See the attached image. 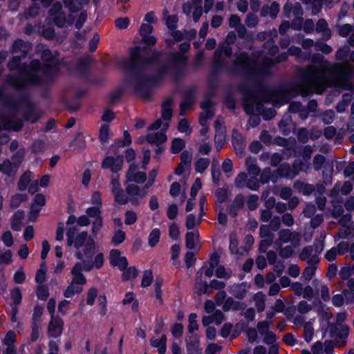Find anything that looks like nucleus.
Here are the masks:
<instances>
[{
  "label": "nucleus",
  "instance_id": "f257e3e1",
  "mask_svg": "<svg viewBox=\"0 0 354 354\" xmlns=\"http://www.w3.org/2000/svg\"><path fill=\"white\" fill-rule=\"evenodd\" d=\"M351 71L348 63L331 66L322 56H319L312 65L306 68L300 92L304 95L311 92L319 94L330 86L348 88L350 87L348 80Z\"/></svg>",
  "mask_w": 354,
  "mask_h": 354
},
{
  "label": "nucleus",
  "instance_id": "f03ea898",
  "mask_svg": "<svg viewBox=\"0 0 354 354\" xmlns=\"http://www.w3.org/2000/svg\"><path fill=\"white\" fill-rule=\"evenodd\" d=\"M67 244L75 249V256L82 261L80 262L84 265L87 262H93L94 259L99 254L102 255L103 263H104V253L100 250V247L94 239L88 236L86 232H82L77 236L68 232L67 233Z\"/></svg>",
  "mask_w": 354,
  "mask_h": 354
},
{
  "label": "nucleus",
  "instance_id": "7ed1b4c3",
  "mask_svg": "<svg viewBox=\"0 0 354 354\" xmlns=\"http://www.w3.org/2000/svg\"><path fill=\"white\" fill-rule=\"evenodd\" d=\"M57 71V62L55 59H50L44 67H41L39 63L35 60L31 62L30 68L22 74L24 80H15L10 82L15 87L21 88L28 83L46 82L55 74Z\"/></svg>",
  "mask_w": 354,
  "mask_h": 354
},
{
  "label": "nucleus",
  "instance_id": "20e7f679",
  "mask_svg": "<svg viewBox=\"0 0 354 354\" xmlns=\"http://www.w3.org/2000/svg\"><path fill=\"white\" fill-rule=\"evenodd\" d=\"M103 266L102 255L99 254L93 262H87L84 265L77 263L71 270L72 280L64 292L66 298H71L75 295L80 294L83 290V286L86 283V279L82 272L91 271L92 269H99Z\"/></svg>",
  "mask_w": 354,
  "mask_h": 354
},
{
  "label": "nucleus",
  "instance_id": "39448f33",
  "mask_svg": "<svg viewBox=\"0 0 354 354\" xmlns=\"http://www.w3.org/2000/svg\"><path fill=\"white\" fill-rule=\"evenodd\" d=\"M169 127L168 122H162L160 119L157 120L149 128V133L146 136L147 141L150 144L159 145L167 140L165 132Z\"/></svg>",
  "mask_w": 354,
  "mask_h": 354
},
{
  "label": "nucleus",
  "instance_id": "423d86ee",
  "mask_svg": "<svg viewBox=\"0 0 354 354\" xmlns=\"http://www.w3.org/2000/svg\"><path fill=\"white\" fill-rule=\"evenodd\" d=\"M330 333L332 337L339 338L335 343L337 347H342L346 344V339L347 338L349 333L348 327L346 325H330Z\"/></svg>",
  "mask_w": 354,
  "mask_h": 354
},
{
  "label": "nucleus",
  "instance_id": "0eeeda50",
  "mask_svg": "<svg viewBox=\"0 0 354 354\" xmlns=\"http://www.w3.org/2000/svg\"><path fill=\"white\" fill-rule=\"evenodd\" d=\"M246 165L248 174L251 178V179L248 180L247 187L251 189H257L259 187L257 176L259 174L260 170L255 165L254 160L251 158L246 160Z\"/></svg>",
  "mask_w": 354,
  "mask_h": 354
},
{
  "label": "nucleus",
  "instance_id": "6e6552de",
  "mask_svg": "<svg viewBox=\"0 0 354 354\" xmlns=\"http://www.w3.org/2000/svg\"><path fill=\"white\" fill-rule=\"evenodd\" d=\"M146 64L145 59L140 57V50L138 48L131 50L129 59H123L121 62L122 66L125 68H136Z\"/></svg>",
  "mask_w": 354,
  "mask_h": 354
},
{
  "label": "nucleus",
  "instance_id": "1a4fd4ad",
  "mask_svg": "<svg viewBox=\"0 0 354 354\" xmlns=\"http://www.w3.org/2000/svg\"><path fill=\"white\" fill-rule=\"evenodd\" d=\"M304 169H305L304 165L301 161L296 160L292 169L288 165H281L278 169L277 172L279 173V176L293 178L300 170Z\"/></svg>",
  "mask_w": 354,
  "mask_h": 354
},
{
  "label": "nucleus",
  "instance_id": "9d476101",
  "mask_svg": "<svg viewBox=\"0 0 354 354\" xmlns=\"http://www.w3.org/2000/svg\"><path fill=\"white\" fill-rule=\"evenodd\" d=\"M123 162V157L122 156H117L115 157L108 156L103 160L102 166L104 169H109L113 173H116L122 169Z\"/></svg>",
  "mask_w": 354,
  "mask_h": 354
},
{
  "label": "nucleus",
  "instance_id": "9b49d317",
  "mask_svg": "<svg viewBox=\"0 0 354 354\" xmlns=\"http://www.w3.org/2000/svg\"><path fill=\"white\" fill-rule=\"evenodd\" d=\"M126 189L129 197V200L133 205H138L147 194L146 190L140 189L137 185L133 184L127 185Z\"/></svg>",
  "mask_w": 354,
  "mask_h": 354
},
{
  "label": "nucleus",
  "instance_id": "f8f14e48",
  "mask_svg": "<svg viewBox=\"0 0 354 354\" xmlns=\"http://www.w3.org/2000/svg\"><path fill=\"white\" fill-rule=\"evenodd\" d=\"M153 31V27L151 24L142 23L140 26L139 32L142 37V41L147 45L153 46L156 44L157 39L151 33Z\"/></svg>",
  "mask_w": 354,
  "mask_h": 354
},
{
  "label": "nucleus",
  "instance_id": "ddd939ff",
  "mask_svg": "<svg viewBox=\"0 0 354 354\" xmlns=\"http://www.w3.org/2000/svg\"><path fill=\"white\" fill-rule=\"evenodd\" d=\"M64 322L59 317H52L48 328L49 337H57L60 336L63 330Z\"/></svg>",
  "mask_w": 354,
  "mask_h": 354
},
{
  "label": "nucleus",
  "instance_id": "4468645a",
  "mask_svg": "<svg viewBox=\"0 0 354 354\" xmlns=\"http://www.w3.org/2000/svg\"><path fill=\"white\" fill-rule=\"evenodd\" d=\"M61 3H56L50 10V15L54 22L59 27L65 26V16L62 10Z\"/></svg>",
  "mask_w": 354,
  "mask_h": 354
},
{
  "label": "nucleus",
  "instance_id": "2eb2a0df",
  "mask_svg": "<svg viewBox=\"0 0 354 354\" xmlns=\"http://www.w3.org/2000/svg\"><path fill=\"white\" fill-rule=\"evenodd\" d=\"M109 259L111 265L118 267L120 270L124 269L128 265L127 259L122 256L120 252L118 250L111 251Z\"/></svg>",
  "mask_w": 354,
  "mask_h": 354
},
{
  "label": "nucleus",
  "instance_id": "dca6fc26",
  "mask_svg": "<svg viewBox=\"0 0 354 354\" xmlns=\"http://www.w3.org/2000/svg\"><path fill=\"white\" fill-rule=\"evenodd\" d=\"M145 180L146 176L145 173L142 171H138L136 166L134 165H131L127 173V183L133 181L137 183H142Z\"/></svg>",
  "mask_w": 354,
  "mask_h": 354
},
{
  "label": "nucleus",
  "instance_id": "f3484780",
  "mask_svg": "<svg viewBox=\"0 0 354 354\" xmlns=\"http://www.w3.org/2000/svg\"><path fill=\"white\" fill-rule=\"evenodd\" d=\"M299 241V234L297 233H292L288 230H281L279 232V243H286L289 241L296 246Z\"/></svg>",
  "mask_w": 354,
  "mask_h": 354
},
{
  "label": "nucleus",
  "instance_id": "a211bd4d",
  "mask_svg": "<svg viewBox=\"0 0 354 354\" xmlns=\"http://www.w3.org/2000/svg\"><path fill=\"white\" fill-rule=\"evenodd\" d=\"M199 232L198 230L189 231L185 235L186 247L188 249H194L199 243Z\"/></svg>",
  "mask_w": 354,
  "mask_h": 354
},
{
  "label": "nucleus",
  "instance_id": "6ab92c4d",
  "mask_svg": "<svg viewBox=\"0 0 354 354\" xmlns=\"http://www.w3.org/2000/svg\"><path fill=\"white\" fill-rule=\"evenodd\" d=\"M168 28L171 30V35L174 37L176 41L180 40L182 38V34L175 30L176 24L178 21L176 16H170L165 19Z\"/></svg>",
  "mask_w": 354,
  "mask_h": 354
},
{
  "label": "nucleus",
  "instance_id": "aec40b11",
  "mask_svg": "<svg viewBox=\"0 0 354 354\" xmlns=\"http://www.w3.org/2000/svg\"><path fill=\"white\" fill-rule=\"evenodd\" d=\"M202 217L199 214L197 217L194 214H189L187 216L185 219V226L188 231L197 230V227L201 224Z\"/></svg>",
  "mask_w": 354,
  "mask_h": 354
},
{
  "label": "nucleus",
  "instance_id": "412c9836",
  "mask_svg": "<svg viewBox=\"0 0 354 354\" xmlns=\"http://www.w3.org/2000/svg\"><path fill=\"white\" fill-rule=\"evenodd\" d=\"M223 319V315L220 310H216L214 314L210 316L209 315H205L203 317V324L205 326H208L212 323H214L216 325L220 324Z\"/></svg>",
  "mask_w": 354,
  "mask_h": 354
},
{
  "label": "nucleus",
  "instance_id": "4be33fe9",
  "mask_svg": "<svg viewBox=\"0 0 354 354\" xmlns=\"http://www.w3.org/2000/svg\"><path fill=\"white\" fill-rule=\"evenodd\" d=\"M202 108L203 111L200 116V124L201 126H205L208 120L213 115L212 111L209 109V101L204 102L202 104Z\"/></svg>",
  "mask_w": 354,
  "mask_h": 354
},
{
  "label": "nucleus",
  "instance_id": "5701e85b",
  "mask_svg": "<svg viewBox=\"0 0 354 354\" xmlns=\"http://www.w3.org/2000/svg\"><path fill=\"white\" fill-rule=\"evenodd\" d=\"M313 248L311 246L304 248L300 254V259L307 260L308 263H317V257L315 254H313Z\"/></svg>",
  "mask_w": 354,
  "mask_h": 354
},
{
  "label": "nucleus",
  "instance_id": "b1692460",
  "mask_svg": "<svg viewBox=\"0 0 354 354\" xmlns=\"http://www.w3.org/2000/svg\"><path fill=\"white\" fill-rule=\"evenodd\" d=\"M46 203L45 196L42 194H37L35 197L34 203L31 207V214L35 216L39 212L41 207Z\"/></svg>",
  "mask_w": 354,
  "mask_h": 354
},
{
  "label": "nucleus",
  "instance_id": "393cba45",
  "mask_svg": "<svg viewBox=\"0 0 354 354\" xmlns=\"http://www.w3.org/2000/svg\"><path fill=\"white\" fill-rule=\"evenodd\" d=\"M236 63L250 70H254L257 65V63L252 61L245 54H241L236 59Z\"/></svg>",
  "mask_w": 354,
  "mask_h": 354
},
{
  "label": "nucleus",
  "instance_id": "a878e982",
  "mask_svg": "<svg viewBox=\"0 0 354 354\" xmlns=\"http://www.w3.org/2000/svg\"><path fill=\"white\" fill-rule=\"evenodd\" d=\"M195 290L198 295L209 293V287L207 281H203L201 274L197 273L196 283Z\"/></svg>",
  "mask_w": 354,
  "mask_h": 354
},
{
  "label": "nucleus",
  "instance_id": "bb28decb",
  "mask_svg": "<svg viewBox=\"0 0 354 354\" xmlns=\"http://www.w3.org/2000/svg\"><path fill=\"white\" fill-rule=\"evenodd\" d=\"M166 336L162 335L159 339H151V344L153 347L158 348V351L160 354H165L166 351Z\"/></svg>",
  "mask_w": 354,
  "mask_h": 354
},
{
  "label": "nucleus",
  "instance_id": "cd10ccee",
  "mask_svg": "<svg viewBox=\"0 0 354 354\" xmlns=\"http://www.w3.org/2000/svg\"><path fill=\"white\" fill-rule=\"evenodd\" d=\"M286 15L289 17H290L291 12L295 16H299L302 14V10L301 6L298 3H295L292 6L290 3H286L283 8Z\"/></svg>",
  "mask_w": 354,
  "mask_h": 354
},
{
  "label": "nucleus",
  "instance_id": "c85d7f7f",
  "mask_svg": "<svg viewBox=\"0 0 354 354\" xmlns=\"http://www.w3.org/2000/svg\"><path fill=\"white\" fill-rule=\"evenodd\" d=\"M248 290V286L245 283L235 285L230 288V292L236 297L242 298L245 296Z\"/></svg>",
  "mask_w": 354,
  "mask_h": 354
},
{
  "label": "nucleus",
  "instance_id": "c756f323",
  "mask_svg": "<svg viewBox=\"0 0 354 354\" xmlns=\"http://www.w3.org/2000/svg\"><path fill=\"white\" fill-rule=\"evenodd\" d=\"M209 165V160L206 158H198L194 163L195 170L197 173L202 174Z\"/></svg>",
  "mask_w": 354,
  "mask_h": 354
},
{
  "label": "nucleus",
  "instance_id": "7c9ffc66",
  "mask_svg": "<svg viewBox=\"0 0 354 354\" xmlns=\"http://www.w3.org/2000/svg\"><path fill=\"white\" fill-rule=\"evenodd\" d=\"M160 230L158 228L153 229L148 236V244L151 248L155 247L160 241Z\"/></svg>",
  "mask_w": 354,
  "mask_h": 354
},
{
  "label": "nucleus",
  "instance_id": "2f4dec72",
  "mask_svg": "<svg viewBox=\"0 0 354 354\" xmlns=\"http://www.w3.org/2000/svg\"><path fill=\"white\" fill-rule=\"evenodd\" d=\"M187 349L192 353L194 354L198 350L199 340L197 336L190 335L187 337L186 339Z\"/></svg>",
  "mask_w": 354,
  "mask_h": 354
},
{
  "label": "nucleus",
  "instance_id": "473e14b6",
  "mask_svg": "<svg viewBox=\"0 0 354 354\" xmlns=\"http://www.w3.org/2000/svg\"><path fill=\"white\" fill-rule=\"evenodd\" d=\"M279 4L276 2H273L270 7H263L261 13L263 16L269 15L272 18H275L279 12Z\"/></svg>",
  "mask_w": 354,
  "mask_h": 354
},
{
  "label": "nucleus",
  "instance_id": "72a5a7b5",
  "mask_svg": "<svg viewBox=\"0 0 354 354\" xmlns=\"http://www.w3.org/2000/svg\"><path fill=\"white\" fill-rule=\"evenodd\" d=\"M254 305L259 312H263L266 306V295L259 292L254 296Z\"/></svg>",
  "mask_w": 354,
  "mask_h": 354
},
{
  "label": "nucleus",
  "instance_id": "f704fd0d",
  "mask_svg": "<svg viewBox=\"0 0 354 354\" xmlns=\"http://www.w3.org/2000/svg\"><path fill=\"white\" fill-rule=\"evenodd\" d=\"M122 271V279L124 281L131 280L137 277L138 271L136 270L135 267H129L127 266L121 270Z\"/></svg>",
  "mask_w": 354,
  "mask_h": 354
},
{
  "label": "nucleus",
  "instance_id": "c9c22d12",
  "mask_svg": "<svg viewBox=\"0 0 354 354\" xmlns=\"http://www.w3.org/2000/svg\"><path fill=\"white\" fill-rule=\"evenodd\" d=\"M124 305L132 304V309L136 311L138 308V302L136 299L134 294L132 292L126 293L124 298L122 301Z\"/></svg>",
  "mask_w": 354,
  "mask_h": 354
},
{
  "label": "nucleus",
  "instance_id": "e433bc0d",
  "mask_svg": "<svg viewBox=\"0 0 354 354\" xmlns=\"http://www.w3.org/2000/svg\"><path fill=\"white\" fill-rule=\"evenodd\" d=\"M185 146V142L183 139L175 138L171 142V152L173 153H179Z\"/></svg>",
  "mask_w": 354,
  "mask_h": 354
},
{
  "label": "nucleus",
  "instance_id": "4c0bfd02",
  "mask_svg": "<svg viewBox=\"0 0 354 354\" xmlns=\"http://www.w3.org/2000/svg\"><path fill=\"white\" fill-rule=\"evenodd\" d=\"M172 117V110L171 108V103L169 101L165 102L162 105V118L166 120L165 122L169 123V120Z\"/></svg>",
  "mask_w": 354,
  "mask_h": 354
},
{
  "label": "nucleus",
  "instance_id": "58836bf2",
  "mask_svg": "<svg viewBox=\"0 0 354 354\" xmlns=\"http://www.w3.org/2000/svg\"><path fill=\"white\" fill-rule=\"evenodd\" d=\"M111 136L109 127L107 124L102 125L100 130V140L102 142L106 143Z\"/></svg>",
  "mask_w": 354,
  "mask_h": 354
},
{
  "label": "nucleus",
  "instance_id": "ea45409f",
  "mask_svg": "<svg viewBox=\"0 0 354 354\" xmlns=\"http://www.w3.org/2000/svg\"><path fill=\"white\" fill-rule=\"evenodd\" d=\"M304 337L307 342H310L314 334L313 324L310 322H305L304 324Z\"/></svg>",
  "mask_w": 354,
  "mask_h": 354
},
{
  "label": "nucleus",
  "instance_id": "a19ab883",
  "mask_svg": "<svg viewBox=\"0 0 354 354\" xmlns=\"http://www.w3.org/2000/svg\"><path fill=\"white\" fill-rule=\"evenodd\" d=\"M216 276L221 279H227L231 277L230 270H226L223 266L219 265L215 268Z\"/></svg>",
  "mask_w": 354,
  "mask_h": 354
},
{
  "label": "nucleus",
  "instance_id": "79ce46f5",
  "mask_svg": "<svg viewBox=\"0 0 354 354\" xmlns=\"http://www.w3.org/2000/svg\"><path fill=\"white\" fill-rule=\"evenodd\" d=\"M178 130L180 133L188 135L192 133V128L191 127L189 122L186 119H182L180 120L178 123Z\"/></svg>",
  "mask_w": 354,
  "mask_h": 354
},
{
  "label": "nucleus",
  "instance_id": "37998d69",
  "mask_svg": "<svg viewBox=\"0 0 354 354\" xmlns=\"http://www.w3.org/2000/svg\"><path fill=\"white\" fill-rule=\"evenodd\" d=\"M24 214L23 212H17L15 215L12 223V229L19 231L21 229V221L24 218Z\"/></svg>",
  "mask_w": 354,
  "mask_h": 354
},
{
  "label": "nucleus",
  "instance_id": "c03bdc74",
  "mask_svg": "<svg viewBox=\"0 0 354 354\" xmlns=\"http://www.w3.org/2000/svg\"><path fill=\"white\" fill-rule=\"evenodd\" d=\"M196 319L197 315L195 313H192L189 316L188 330L190 333H193L194 331L198 329V325Z\"/></svg>",
  "mask_w": 354,
  "mask_h": 354
},
{
  "label": "nucleus",
  "instance_id": "a18cd8bd",
  "mask_svg": "<svg viewBox=\"0 0 354 354\" xmlns=\"http://www.w3.org/2000/svg\"><path fill=\"white\" fill-rule=\"evenodd\" d=\"M32 173L30 171L26 172L20 178L19 182V189L21 190L26 189L30 181Z\"/></svg>",
  "mask_w": 354,
  "mask_h": 354
},
{
  "label": "nucleus",
  "instance_id": "49530a36",
  "mask_svg": "<svg viewBox=\"0 0 354 354\" xmlns=\"http://www.w3.org/2000/svg\"><path fill=\"white\" fill-rule=\"evenodd\" d=\"M124 216H125L124 223L127 225H131L134 224L138 219V215L133 211H131V210L127 211Z\"/></svg>",
  "mask_w": 354,
  "mask_h": 354
},
{
  "label": "nucleus",
  "instance_id": "de8ad7c7",
  "mask_svg": "<svg viewBox=\"0 0 354 354\" xmlns=\"http://www.w3.org/2000/svg\"><path fill=\"white\" fill-rule=\"evenodd\" d=\"M113 194L114 195L115 202L119 204L124 205L129 201L128 197L124 194L123 189L120 190L119 192H115Z\"/></svg>",
  "mask_w": 354,
  "mask_h": 354
},
{
  "label": "nucleus",
  "instance_id": "09e8293b",
  "mask_svg": "<svg viewBox=\"0 0 354 354\" xmlns=\"http://www.w3.org/2000/svg\"><path fill=\"white\" fill-rule=\"evenodd\" d=\"M125 237V232L121 230H118L114 233L112 237V243L115 245H119L124 241Z\"/></svg>",
  "mask_w": 354,
  "mask_h": 354
},
{
  "label": "nucleus",
  "instance_id": "8fccbe9b",
  "mask_svg": "<svg viewBox=\"0 0 354 354\" xmlns=\"http://www.w3.org/2000/svg\"><path fill=\"white\" fill-rule=\"evenodd\" d=\"M178 214V207L176 204L169 205L167 209V216L170 220H174Z\"/></svg>",
  "mask_w": 354,
  "mask_h": 354
},
{
  "label": "nucleus",
  "instance_id": "3c124183",
  "mask_svg": "<svg viewBox=\"0 0 354 354\" xmlns=\"http://www.w3.org/2000/svg\"><path fill=\"white\" fill-rule=\"evenodd\" d=\"M13 48L16 52L22 51L24 53H26L29 48V45L23 40L18 39L14 43Z\"/></svg>",
  "mask_w": 354,
  "mask_h": 354
},
{
  "label": "nucleus",
  "instance_id": "603ef678",
  "mask_svg": "<svg viewBox=\"0 0 354 354\" xmlns=\"http://www.w3.org/2000/svg\"><path fill=\"white\" fill-rule=\"evenodd\" d=\"M263 336V342L268 345H275L277 344V337L274 333L271 331L266 332L262 335Z\"/></svg>",
  "mask_w": 354,
  "mask_h": 354
},
{
  "label": "nucleus",
  "instance_id": "864d4df0",
  "mask_svg": "<svg viewBox=\"0 0 354 354\" xmlns=\"http://www.w3.org/2000/svg\"><path fill=\"white\" fill-rule=\"evenodd\" d=\"M202 187V182L200 178H197L191 188L190 196L195 199L198 192Z\"/></svg>",
  "mask_w": 354,
  "mask_h": 354
},
{
  "label": "nucleus",
  "instance_id": "5fc2aeb1",
  "mask_svg": "<svg viewBox=\"0 0 354 354\" xmlns=\"http://www.w3.org/2000/svg\"><path fill=\"white\" fill-rule=\"evenodd\" d=\"M102 227V216H98L96 218L93 223H92V234L93 236H95L98 232H100V229Z\"/></svg>",
  "mask_w": 354,
  "mask_h": 354
},
{
  "label": "nucleus",
  "instance_id": "6e6d98bb",
  "mask_svg": "<svg viewBox=\"0 0 354 354\" xmlns=\"http://www.w3.org/2000/svg\"><path fill=\"white\" fill-rule=\"evenodd\" d=\"M272 103L277 107L281 106L288 102L284 93H279L271 99Z\"/></svg>",
  "mask_w": 354,
  "mask_h": 354
},
{
  "label": "nucleus",
  "instance_id": "4d7b16f0",
  "mask_svg": "<svg viewBox=\"0 0 354 354\" xmlns=\"http://www.w3.org/2000/svg\"><path fill=\"white\" fill-rule=\"evenodd\" d=\"M97 293V290L95 288H91L88 290L86 297V304L88 305L92 306L94 304Z\"/></svg>",
  "mask_w": 354,
  "mask_h": 354
},
{
  "label": "nucleus",
  "instance_id": "13d9d810",
  "mask_svg": "<svg viewBox=\"0 0 354 354\" xmlns=\"http://www.w3.org/2000/svg\"><path fill=\"white\" fill-rule=\"evenodd\" d=\"M218 166V162L214 160L212 165V177L215 183H218L220 180V171L217 169Z\"/></svg>",
  "mask_w": 354,
  "mask_h": 354
},
{
  "label": "nucleus",
  "instance_id": "bf43d9fd",
  "mask_svg": "<svg viewBox=\"0 0 354 354\" xmlns=\"http://www.w3.org/2000/svg\"><path fill=\"white\" fill-rule=\"evenodd\" d=\"M169 235L174 240H176L179 238L180 230L178 226L176 223H173L169 225Z\"/></svg>",
  "mask_w": 354,
  "mask_h": 354
},
{
  "label": "nucleus",
  "instance_id": "052dcab7",
  "mask_svg": "<svg viewBox=\"0 0 354 354\" xmlns=\"http://www.w3.org/2000/svg\"><path fill=\"white\" fill-rule=\"evenodd\" d=\"M130 24V19L128 17H120L115 19V24L119 29L127 28Z\"/></svg>",
  "mask_w": 354,
  "mask_h": 354
},
{
  "label": "nucleus",
  "instance_id": "680f3d73",
  "mask_svg": "<svg viewBox=\"0 0 354 354\" xmlns=\"http://www.w3.org/2000/svg\"><path fill=\"white\" fill-rule=\"evenodd\" d=\"M239 304L237 302H234L232 298H227L223 304V309L225 310H228L230 309L237 310L239 309Z\"/></svg>",
  "mask_w": 354,
  "mask_h": 354
},
{
  "label": "nucleus",
  "instance_id": "e2e57ef3",
  "mask_svg": "<svg viewBox=\"0 0 354 354\" xmlns=\"http://www.w3.org/2000/svg\"><path fill=\"white\" fill-rule=\"evenodd\" d=\"M152 279L153 276L151 272L146 270L143 274L141 286L145 288L149 286L151 284Z\"/></svg>",
  "mask_w": 354,
  "mask_h": 354
},
{
  "label": "nucleus",
  "instance_id": "0e129e2a",
  "mask_svg": "<svg viewBox=\"0 0 354 354\" xmlns=\"http://www.w3.org/2000/svg\"><path fill=\"white\" fill-rule=\"evenodd\" d=\"M271 325V321L265 320L261 322L257 325V328L261 335L265 334L266 332H269L268 328Z\"/></svg>",
  "mask_w": 354,
  "mask_h": 354
},
{
  "label": "nucleus",
  "instance_id": "69168bd1",
  "mask_svg": "<svg viewBox=\"0 0 354 354\" xmlns=\"http://www.w3.org/2000/svg\"><path fill=\"white\" fill-rule=\"evenodd\" d=\"M158 19L156 16V14L153 11H149L146 13L144 17V23H147L148 24H156Z\"/></svg>",
  "mask_w": 354,
  "mask_h": 354
},
{
  "label": "nucleus",
  "instance_id": "338daca9",
  "mask_svg": "<svg viewBox=\"0 0 354 354\" xmlns=\"http://www.w3.org/2000/svg\"><path fill=\"white\" fill-rule=\"evenodd\" d=\"M247 180V174L244 172L240 173L235 179V184L237 187H243L244 185L247 186L248 181Z\"/></svg>",
  "mask_w": 354,
  "mask_h": 354
},
{
  "label": "nucleus",
  "instance_id": "774afa93",
  "mask_svg": "<svg viewBox=\"0 0 354 354\" xmlns=\"http://www.w3.org/2000/svg\"><path fill=\"white\" fill-rule=\"evenodd\" d=\"M16 340V334L15 333L12 331H9L4 340H3V344L5 346H14V343Z\"/></svg>",
  "mask_w": 354,
  "mask_h": 354
}]
</instances>
